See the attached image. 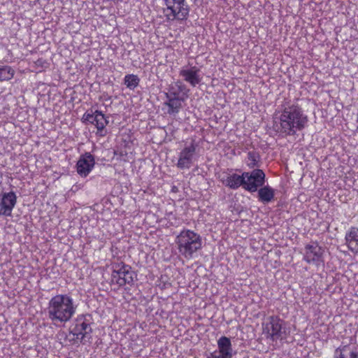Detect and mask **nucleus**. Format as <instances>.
Segmentation results:
<instances>
[{
	"mask_svg": "<svg viewBox=\"0 0 358 358\" xmlns=\"http://www.w3.org/2000/svg\"><path fill=\"white\" fill-rule=\"evenodd\" d=\"M243 176V188L250 192H255L264 185L266 175L260 169H255L250 172L244 171Z\"/></svg>",
	"mask_w": 358,
	"mask_h": 358,
	"instance_id": "nucleus-9",
	"label": "nucleus"
},
{
	"mask_svg": "<svg viewBox=\"0 0 358 358\" xmlns=\"http://www.w3.org/2000/svg\"><path fill=\"white\" fill-rule=\"evenodd\" d=\"M85 120L94 124L99 131L103 129L108 122L105 113H85Z\"/></svg>",
	"mask_w": 358,
	"mask_h": 358,
	"instance_id": "nucleus-18",
	"label": "nucleus"
},
{
	"mask_svg": "<svg viewBox=\"0 0 358 358\" xmlns=\"http://www.w3.org/2000/svg\"><path fill=\"white\" fill-rule=\"evenodd\" d=\"M262 331L266 340L277 342L287 338L286 322L276 315L264 317L262 322Z\"/></svg>",
	"mask_w": 358,
	"mask_h": 358,
	"instance_id": "nucleus-4",
	"label": "nucleus"
},
{
	"mask_svg": "<svg viewBox=\"0 0 358 358\" xmlns=\"http://www.w3.org/2000/svg\"><path fill=\"white\" fill-rule=\"evenodd\" d=\"M197 144L194 140L186 143L178 154L176 166L179 169H189L195 159Z\"/></svg>",
	"mask_w": 358,
	"mask_h": 358,
	"instance_id": "nucleus-10",
	"label": "nucleus"
},
{
	"mask_svg": "<svg viewBox=\"0 0 358 358\" xmlns=\"http://www.w3.org/2000/svg\"><path fill=\"white\" fill-rule=\"evenodd\" d=\"M17 196L13 191L2 194L0 201V215L10 217L17 203Z\"/></svg>",
	"mask_w": 358,
	"mask_h": 358,
	"instance_id": "nucleus-15",
	"label": "nucleus"
},
{
	"mask_svg": "<svg viewBox=\"0 0 358 358\" xmlns=\"http://www.w3.org/2000/svg\"><path fill=\"white\" fill-rule=\"evenodd\" d=\"M218 350L210 354L211 358H232L233 348L229 338L222 336L217 340Z\"/></svg>",
	"mask_w": 358,
	"mask_h": 358,
	"instance_id": "nucleus-14",
	"label": "nucleus"
},
{
	"mask_svg": "<svg viewBox=\"0 0 358 358\" xmlns=\"http://www.w3.org/2000/svg\"><path fill=\"white\" fill-rule=\"evenodd\" d=\"M95 165V159L90 152L82 155L76 164V171L81 177H87Z\"/></svg>",
	"mask_w": 358,
	"mask_h": 358,
	"instance_id": "nucleus-13",
	"label": "nucleus"
},
{
	"mask_svg": "<svg viewBox=\"0 0 358 358\" xmlns=\"http://www.w3.org/2000/svg\"><path fill=\"white\" fill-rule=\"evenodd\" d=\"M140 83V78L137 75L134 74H127L124 78V84L126 87L131 90H134L136 87H137Z\"/></svg>",
	"mask_w": 358,
	"mask_h": 358,
	"instance_id": "nucleus-22",
	"label": "nucleus"
},
{
	"mask_svg": "<svg viewBox=\"0 0 358 358\" xmlns=\"http://www.w3.org/2000/svg\"><path fill=\"white\" fill-rule=\"evenodd\" d=\"M15 75L14 69L10 66H0V81H8L11 80Z\"/></svg>",
	"mask_w": 358,
	"mask_h": 358,
	"instance_id": "nucleus-23",
	"label": "nucleus"
},
{
	"mask_svg": "<svg viewBox=\"0 0 358 358\" xmlns=\"http://www.w3.org/2000/svg\"><path fill=\"white\" fill-rule=\"evenodd\" d=\"M168 217H169V219H170L171 217H173L176 220V218L175 217V215L173 213H171L168 215Z\"/></svg>",
	"mask_w": 358,
	"mask_h": 358,
	"instance_id": "nucleus-25",
	"label": "nucleus"
},
{
	"mask_svg": "<svg viewBox=\"0 0 358 358\" xmlns=\"http://www.w3.org/2000/svg\"><path fill=\"white\" fill-rule=\"evenodd\" d=\"M175 244L179 254L191 259L202 248L200 234L189 229H183L175 238Z\"/></svg>",
	"mask_w": 358,
	"mask_h": 358,
	"instance_id": "nucleus-2",
	"label": "nucleus"
},
{
	"mask_svg": "<svg viewBox=\"0 0 358 358\" xmlns=\"http://www.w3.org/2000/svg\"><path fill=\"white\" fill-rule=\"evenodd\" d=\"M187 96V90L182 83H177L171 86L166 93V100L164 102L169 112H178Z\"/></svg>",
	"mask_w": 358,
	"mask_h": 358,
	"instance_id": "nucleus-7",
	"label": "nucleus"
},
{
	"mask_svg": "<svg viewBox=\"0 0 358 358\" xmlns=\"http://www.w3.org/2000/svg\"><path fill=\"white\" fill-rule=\"evenodd\" d=\"M257 191L258 199L260 202L268 203L273 200L275 196V190L271 187L268 185H263Z\"/></svg>",
	"mask_w": 358,
	"mask_h": 358,
	"instance_id": "nucleus-20",
	"label": "nucleus"
},
{
	"mask_svg": "<svg viewBox=\"0 0 358 358\" xmlns=\"http://www.w3.org/2000/svg\"><path fill=\"white\" fill-rule=\"evenodd\" d=\"M35 64L37 66L43 67L46 62L43 58H39L35 62Z\"/></svg>",
	"mask_w": 358,
	"mask_h": 358,
	"instance_id": "nucleus-24",
	"label": "nucleus"
},
{
	"mask_svg": "<svg viewBox=\"0 0 358 358\" xmlns=\"http://www.w3.org/2000/svg\"><path fill=\"white\" fill-rule=\"evenodd\" d=\"M345 245L354 254L358 253V227H351L345 235Z\"/></svg>",
	"mask_w": 358,
	"mask_h": 358,
	"instance_id": "nucleus-17",
	"label": "nucleus"
},
{
	"mask_svg": "<svg viewBox=\"0 0 358 358\" xmlns=\"http://www.w3.org/2000/svg\"><path fill=\"white\" fill-rule=\"evenodd\" d=\"M76 309L77 306L70 295L57 294L48 302V316L54 324H65L76 314Z\"/></svg>",
	"mask_w": 358,
	"mask_h": 358,
	"instance_id": "nucleus-1",
	"label": "nucleus"
},
{
	"mask_svg": "<svg viewBox=\"0 0 358 358\" xmlns=\"http://www.w3.org/2000/svg\"><path fill=\"white\" fill-rule=\"evenodd\" d=\"M137 274L132 269L131 266L124 262L117 263L113 265L111 273V284L119 287L126 285L131 286Z\"/></svg>",
	"mask_w": 358,
	"mask_h": 358,
	"instance_id": "nucleus-6",
	"label": "nucleus"
},
{
	"mask_svg": "<svg viewBox=\"0 0 358 358\" xmlns=\"http://www.w3.org/2000/svg\"><path fill=\"white\" fill-rule=\"evenodd\" d=\"M246 164L250 169H255V167H259L261 162L259 153L256 151L248 152L247 155Z\"/></svg>",
	"mask_w": 358,
	"mask_h": 358,
	"instance_id": "nucleus-21",
	"label": "nucleus"
},
{
	"mask_svg": "<svg viewBox=\"0 0 358 358\" xmlns=\"http://www.w3.org/2000/svg\"><path fill=\"white\" fill-rule=\"evenodd\" d=\"M218 179L224 186L236 190L241 186L243 187L245 176L243 172L239 175L234 169H227L219 174Z\"/></svg>",
	"mask_w": 358,
	"mask_h": 358,
	"instance_id": "nucleus-12",
	"label": "nucleus"
},
{
	"mask_svg": "<svg viewBox=\"0 0 358 358\" xmlns=\"http://www.w3.org/2000/svg\"><path fill=\"white\" fill-rule=\"evenodd\" d=\"M307 122V117L303 113H281L279 118L275 117L273 129L283 135H294L301 130Z\"/></svg>",
	"mask_w": 358,
	"mask_h": 358,
	"instance_id": "nucleus-3",
	"label": "nucleus"
},
{
	"mask_svg": "<svg viewBox=\"0 0 358 358\" xmlns=\"http://www.w3.org/2000/svg\"><path fill=\"white\" fill-rule=\"evenodd\" d=\"M178 224V223L176 222L174 224L171 223V225H174V224Z\"/></svg>",
	"mask_w": 358,
	"mask_h": 358,
	"instance_id": "nucleus-26",
	"label": "nucleus"
},
{
	"mask_svg": "<svg viewBox=\"0 0 358 358\" xmlns=\"http://www.w3.org/2000/svg\"><path fill=\"white\" fill-rule=\"evenodd\" d=\"M334 358H358V349L351 345H341L336 350Z\"/></svg>",
	"mask_w": 358,
	"mask_h": 358,
	"instance_id": "nucleus-19",
	"label": "nucleus"
},
{
	"mask_svg": "<svg viewBox=\"0 0 358 358\" xmlns=\"http://www.w3.org/2000/svg\"><path fill=\"white\" fill-rule=\"evenodd\" d=\"M92 317L90 314L78 315L69 327V335H72L74 343H83L91 338Z\"/></svg>",
	"mask_w": 358,
	"mask_h": 358,
	"instance_id": "nucleus-5",
	"label": "nucleus"
},
{
	"mask_svg": "<svg viewBox=\"0 0 358 358\" xmlns=\"http://www.w3.org/2000/svg\"><path fill=\"white\" fill-rule=\"evenodd\" d=\"M324 250L315 242L308 243L304 247L303 260L308 264H312L317 266L324 264Z\"/></svg>",
	"mask_w": 358,
	"mask_h": 358,
	"instance_id": "nucleus-11",
	"label": "nucleus"
},
{
	"mask_svg": "<svg viewBox=\"0 0 358 358\" xmlns=\"http://www.w3.org/2000/svg\"><path fill=\"white\" fill-rule=\"evenodd\" d=\"M199 72L200 69L197 66H194L190 68H182L179 74L185 82L194 87L199 85L202 80Z\"/></svg>",
	"mask_w": 358,
	"mask_h": 358,
	"instance_id": "nucleus-16",
	"label": "nucleus"
},
{
	"mask_svg": "<svg viewBox=\"0 0 358 358\" xmlns=\"http://www.w3.org/2000/svg\"><path fill=\"white\" fill-rule=\"evenodd\" d=\"M166 7L163 13L169 21L185 20L189 15V9L185 4V0H164Z\"/></svg>",
	"mask_w": 358,
	"mask_h": 358,
	"instance_id": "nucleus-8",
	"label": "nucleus"
}]
</instances>
